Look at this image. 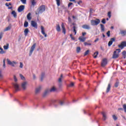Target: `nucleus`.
Returning <instances> with one entry per match:
<instances>
[{
	"instance_id": "nucleus-1",
	"label": "nucleus",
	"mask_w": 126,
	"mask_h": 126,
	"mask_svg": "<svg viewBox=\"0 0 126 126\" xmlns=\"http://www.w3.org/2000/svg\"><path fill=\"white\" fill-rule=\"evenodd\" d=\"M60 104L61 106H63V104H64V102L63 101L60 100L59 102H57V100H52L49 104L48 106L49 107H51V106H54L55 108H58L59 107V104Z\"/></svg>"
},
{
	"instance_id": "nucleus-2",
	"label": "nucleus",
	"mask_w": 126,
	"mask_h": 126,
	"mask_svg": "<svg viewBox=\"0 0 126 126\" xmlns=\"http://www.w3.org/2000/svg\"><path fill=\"white\" fill-rule=\"evenodd\" d=\"M46 10V6L45 5H42L40 6L35 11V14L38 15L40 13H43L44 11Z\"/></svg>"
},
{
	"instance_id": "nucleus-3",
	"label": "nucleus",
	"mask_w": 126,
	"mask_h": 126,
	"mask_svg": "<svg viewBox=\"0 0 126 126\" xmlns=\"http://www.w3.org/2000/svg\"><path fill=\"white\" fill-rule=\"evenodd\" d=\"M18 80L15 79L14 80V83H13L12 85L13 87V88L14 89V92H17V91H19L20 90V87H19V84L17 83V81Z\"/></svg>"
},
{
	"instance_id": "nucleus-4",
	"label": "nucleus",
	"mask_w": 126,
	"mask_h": 126,
	"mask_svg": "<svg viewBox=\"0 0 126 126\" xmlns=\"http://www.w3.org/2000/svg\"><path fill=\"white\" fill-rule=\"evenodd\" d=\"M91 25L93 26H97L100 23V19H95V20H92L91 21Z\"/></svg>"
},
{
	"instance_id": "nucleus-5",
	"label": "nucleus",
	"mask_w": 126,
	"mask_h": 126,
	"mask_svg": "<svg viewBox=\"0 0 126 126\" xmlns=\"http://www.w3.org/2000/svg\"><path fill=\"white\" fill-rule=\"evenodd\" d=\"M118 47L121 49V50H123L125 47H126V41H123L121 42V43L118 45Z\"/></svg>"
},
{
	"instance_id": "nucleus-6",
	"label": "nucleus",
	"mask_w": 126,
	"mask_h": 126,
	"mask_svg": "<svg viewBox=\"0 0 126 126\" xmlns=\"http://www.w3.org/2000/svg\"><path fill=\"white\" fill-rule=\"evenodd\" d=\"M61 27L62 29V33H63L64 35H65V34H66V30L65 29V27H64V24L63 23H62Z\"/></svg>"
},
{
	"instance_id": "nucleus-7",
	"label": "nucleus",
	"mask_w": 126,
	"mask_h": 126,
	"mask_svg": "<svg viewBox=\"0 0 126 126\" xmlns=\"http://www.w3.org/2000/svg\"><path fill=\"white\" fill-rule=\"evenodd\" d=\"M35 48H36V43H34L32 46L31 50L30 51V56H31V55H32L33 52H34V50H35Z\"/></svg>"
},
{
	"instance_id": "nucleus-8",
	"label": "nucleus",
	"mask_w": 126,
	"mask_h": 126,
	"mask_svg": "<svg viewBox=\"0 0 126 126\" xmlns=\"http://www.w3.org/2000/svg\"><path fill=\"white\" fill-rule=\"evenodd\" d=\"M7 62L8 64H9L10 65H11L12 66H14V64H16V63H16L15 62H11V61H10V60H9V59H7Z\"/></svg>"
},
{
	"instance_id": "nucleus-9",
	"label": "nucleus",
	"mask_w": 126,
	"mask_h": 126,
	"mask_svg": "<svg viewBox=\"0 0 126 126\" xmlns=\"http://www.w3.org/2000/svg\"><path fill=\"white\" fill-rule=\"evenodd\" d=\"M115 41H116V38L115 37L111 38L110 39V40L108 42V47H111V46L113 45V42H115Z\"/></svg>"
},
{
	"instance_id": "nucleus-10",
	"label": "nucleus",
	"mask_w": 126,
	"mask_h": 126,
	"mask_svg": "<svg viewBox=\"0 0 126 126\" xmlns=\"http://www.w3.org/2000/svg\"><path fill=\"white\" fill-rule=\"evenodd\" d=\"M31 24L32 26V27H34V28H35V29H37V28H38V25L37 24V23L34 21H31Z\"/></svg>"
},
{
	"instance_id": "nucleus-11",
	"label": "nucleus",
	"mask_w": 126,
	"mask_h": 126,
	"mask_svg": "<svg viewBox=\"0 0 126 126\" xmlns=\"http://www.w3.org/2000/svg\"><path fill=\"white\" fill-rule=\"evenodd\" d=\"M107 59H103L101 62V66H102V67L106 66V65H107Z\"/></svg>"
},
{
	"instance_id": "nucleus-12",
	"label": "nucleus",
	"mask_w": 126,
	"mask_h": 126,
	"mask_svg": "<svg viewBox=\"0 0 126 126\" xmlns=\"http://www.w3.org/2000/svg\"><path fill=\"white\" fill-rule=\"evenodd\" d=\"M25 8V5H20L18 8V12H21L22 11H23Z\"/></svg>"
},
{
	"instance_id": "nucleus-13",
	"label": "nucleus",
	"mask_w": 126,
	"mask_h": 126,
	"mask_svg": "<svg viewBox=\"0 0 126 126\" xmlns=\"http://www.w3.org/2000/svg\"><path fill=\"white\" fill-rule=\"evenodd\" d=\"M119 58V53H117V51H115L112 56V59H118Z\"/></svg>"
},
{
	"instance_id": "nucleus-14",
	"label": "nucleus",
	"mask_w": 126,
	"mask_h": 126,
	"mask_svg": "<svg viewBox=\"0 0 126 126\" xmlns=\"http://www.w3.org/2000/svg\"><path fill=\"white\" fill-rule=\"evenodd\" d=\"M41 33L46 38V37H47V34L45 32V28H44V27H43V26H41Z\"/></svg>"
},
{
	"instance_id": "nucleus-15",
	"label": "nucleus",
	"mask_w": 126,
	"mask_h": 126,
	"mask_svg": "<svg viewBox=\"0 0 126 126\" xmlns=\"http://www.w3.org/2000/svg\"><path fill=\"white\" fill-rule=\"evenodd\" d=\"M49 93H50V91H49L48 90H45L42 94V97H43V98L47 97L48 94H49Z\"/></svg>"
},
{
	"instance_id": "nucleus-16",
	"label": "nucleus",
	"mask_w": 126,
	"mask_h": 126,
	"mask_svg": "<svg viewBox=\"0 0 126 126\" xmlns=\"http://www.w3.org/2000/svg\"><path fill=\"white\" fill-rule=\"evenodd\" d=\"M26 85H27V82H23L21 84V88L24 90H25L26 89Z\"/></svg>"
},
{
	"instance_id": "nucleus-17",
	"label": "nucleus",
	"mask_w": 126,
	"mask_h": 126,
	"mask_svg": "<svg viewBox=\"0 0 126 126\" xmlns=\"http://www.w3.org/2000/svg\"><path fill=\"white\" fill-rule=\"evenodd\" d=\"M82 28H83V29H86L87 30H90V29H91V28L90 27V26L88 25H83L82 26Z\"/></svg>"
},
{
	"instance_id": "nucleus-18",
	"label": "nucleus",
	"mask_w": 126,
	"mask_h": 126,
	"mask_svg": "<svg viewBox=\"0 0 126 126\" xmlns=\"http://www.w3.org/2000/svg\"><path fill=\"white\" fill-rule=\"evenodd\" d=\"M101 115H102L103 121H105L107 120V116L106 115V113L105 112H102Z\"/></svg>"
},
{
	"instance_id": "nucleus-19",
	"label": "nucleus",
	"mask_w": 126,
	"mask_h": 126,
	"mask_svg": "<svg viewBox=\"0 0 126 126\" xmlns=\"http://www.w3.org/2000/svg\"><path fill=\"white\" fill-rule=\"evenodd\" d=\"M56 28L57 32H61V26H60V24H57Z\"/></svg>"
},
{
	"instance_id": "nucleus-20",
	"label": "nucleus",
	"mask_w": 126,
	"mask_h": 126,
	"mask_svg": "<svg viewBox=\"0 0 126 126\" xmlns=\"http://www.w3.org/2000/svg\"><path fill=\"white\" fill-rule=\"evenodd\" d=\"M41 86H39L35 89V94H38L40 93V91L41 90Z\"/></svg>"
},
{
	"instance_id": "nucleus-21",
	"label": "nucleus",
	"mask_w": 126,
	"mask_h": 126,
	"mask_svg": "<svg viewBox=\"0 0 126 126\" xmlns=\"http://www.w3.org/2000/svg\"><path fill=\"white\" fill-rule=\"evenodd\" d=\"M79 40L81 41V42H85V40H86V37H83L82 36H80L79 37Z\"/></svg>"
},
{
	"instance_id": "nucleus-22",
	"label": "nucleus",
	"mask_w": 126,
	"mask_h": 126,
	"mask_svg": "<svg viewBox=\"0 0 126 126\" xmlns=\"http://www.w3.org/2000/svg\"><path fill=\"white\" fill-rule=\"evenodd\" d=\"M119 34H121L122 36H126V31H121Z\"/></svg>"
},
{
	"instance_id": "nucleus-23",
	"label": "nucleus",
	"mask_w": 126,
	"mask_h": 126,
	"mask_svg": "<svg viewBox=\"0 0 126 126\" xmlns=\"http://www.w3.org/2000/svg\"><path fill=\"white\" fill-rule=\"evenodd\" d=\"M27 18L28 20H31L32 17H31V13H29L27 15Z\"/></svg>"
},
{
	"instance_id": "nucleus-24",
	"label": "nucleus",
	"mask_w": 126,
	"mask_h": 126,
	"mask_svg": "<svg viewBox=\"0 0 126 126\" xmlns=\"http://www.w3.org/2000/svg\"><path fill=\"white\" fill-rule=\"evenodd\" d=\"M57 91V89L55 87H52L50 90L49 92H56Z\"/></svg>"
},
{
	"instance_id": "nucleus-25",
	"label": "nucleus",
	"mask_w": 126,
	"mask_h": 126,
	"mask_svg": "<svg viewBox=\"0 0 126 126\" xmlns=\"http://www.w3.org/2000/svg\"><path fill=\"white\" fill-rule=\"evenodd\" d=\"M110 90H111V84H109L106 89V93H109Z\"/></svg>"
},
{
	"instance_id": "nucleus-26",
	"label": "nucleus",
	"mask_w": 126,
	"mask_h": 126,
	"mask_svg": "<svg viewBox=\"0 0 126 126\" xmlns=\"http://www.w3.org/2000/svg\"><path fill=\"white\" fill-rule=\"evenodd\" d=\"M63 81V80L62 79H59L58 80V82H59V87L60 88H62V86H63V84L62 83Z\"/></svg>"
},
{
	"instance_id": "nucleus-27",
	"label": "nucleus",
	"mask_w": 126,
	"mask_h": 126,
	"mask_svg": "<svg viewBox=\"0 0 126 126\" xmlns=\"http://www.w3.org/2000/svg\"><path fill=\"white\" fill-rule=\"evenodd\" d=\"M100 26L101 32H104V31H105V26H104V25L102 24H101Z\"/></svg>"
},
{
	"instance_id": "nucleus-28",
	"label": "nucleus",
	"mask_w": 126,
	"mask_h": 126,
	"mask_svg": "<svg viewBox=\"0 0 126 126\" xmlns=\"http://www.w3.org/2000/svg\"><path fill=\"white\" fill-rule=\"evenodd\" d=\"M28 33H29V29L27 28L24 31L25 36H27V35H28Z\"/></svg>"
},
{
	"instance_id": "nucleus-29",
	"label": "nucleus",
	"mask_w": 126,
	"mask_h": 126,
	"mask_svg": "<svg viewBox=\"0 0 126 126\" xmlns=\"http://www.w3.org/2000/svg\"><path fill=\"white\" fill-rule=\"evenodd\" d=\"M120 84V82H119V80H117L116 82L114 84V86L116 88H118L119 87V85Z\"/></svg>"
},
{
	"instance_id": "nucleus-30",
	"label": "nucleus",
	"mask_w": 126,
	"mask_h": 126,
	"mask_svg": "<svg viewBox=\"0 0 126 126\" xmlns=\"http://www.w3.org/2000/svg\"><path fill=\"white\" fill-rule=\"evenodd\" d=\"M11 14L13 15L14 18H16V17H17V14H16V12H15V11H12Z\"/></svg>"
},
{
	"instance_id": "nucleus-31",
	"label": "nucleus",
	"mask_w": 126,
	"mask_h": 126,
	"mask_svg": "<svg viewBox=\"0 0 126 126\" xmlns=\"http://www.w3.org/2000/svg\"><path fill=\"white\" fill-rule=\"evenodd\" d=\"M11 29V26H9L7 28H6L5 29H4V32H6V31H9Z\"/></svg>"
},
{
	"instance_id": "nucleus-32",
	"label": "nucleus",
	"mask_w": 126,
	"mask_h": 126,
	"mask_svg": "<svg viewBox=\"0 0 126 126\" xmlns=\"http://www.w3.org/2000/svg\"><path fill=\"white\" fill-rule=\"evenodd\" d=\"M98 55H99V52L98 51H96L93 55L94 59H96Z\"/></svg>"
},
{
	"instance_id": "nucleus-33",
	"label": "nucleus",
	"mask_w": 126,
	"mask_h": 126,
	"mask_svg": "<svg viewBox=\"0 0 126 126\" xmlns=\"http://www.w3.org/2000/svg\"><path fill=\"white\" fill-rule=\"evenodd\" d=\"M9 47V44L8 43H7L6 45L3 46V49H4V50H8Z\"/></svg>"
},
{
	"instance_id": "nucleus-34",
	"label": "nucleus",
	"mask_w": 126,
	"mask_h": 126,
	"mask_svg": "<svg viewBox=\"0 0 126 126\" xmlns=\"http://www.w3.org/2000/svg\"><path fill=\"white\" fill-rule=\"evenodd\" d=\"M73 32H74V35H76V33H77L76 30L77 29V27L75 26H73Z\"/></svg>"
},
{
	"instance_id": "nucleus-35",
	"label": "nucleus",
	"mask_w": 126,
	"mask_h": 126,
	"mask_svg": "<svg viewBox=\"0 0 126 126\" xmlns=\"http://www.w3.org/2000/svg\"><path fill=\"white\" fill-rule=\"evenodd\" d=\"M74 86V83L71 82L70 84L67 85L68 87H73Z\"/></svg>"
},
{
	"instance_id": "nucleus-36",
	"label": "nucleus",
	"mask_w": 126,
	"mask_h": 126,
	"mask_svg": "<svg viewBox=\"0 0 126 126\" xmlns=\"http://www.w3.org/2000/svg\"><path fill=\"white\" fill-rule=\"evenodd\" d=\"M84 114H88V115H89V116H91L92 114L91 113H90V111H88V112L84 110Z\"/></svg>"
},
{
	"instance_id": "nucleus-37",
	"label": "nucleus",
	"mask_w": 126,
	"mask_h": 126,
	"mask_svg": "<svg viewBox=\"0 0 126 126\" xmlns=\"http://www.w3.org/2000/svg\"><path fill=\"white\" fill-rule=\"evenodd\" d=\"M80 51H81V48H80V47H77L76 52L77 54H78L80 52Z\"/></svg>"
},
{
	"instance_id": "nucleus-38",
	"label": "nucleus",
	"mask_w": 126,
	"mask_h": 126,
	"mask_svg": "<svg viewBox=\"0 0 126 126\" xmlns=\"http://www.w3.org/2000/svg\"><path fill=\"white\" fill-rule=\"evenodd\" d=\"M122 56H123L124 59H126V51H124L122 52Z\"/></svg>"
},
{
	"instance_id": "nucleus-39",
	"label": "nucleus",
	"mask_w": 126,
	"mask_h": 126,
	"mask_svg": "<svg viewBox=\"0 0 126 126\" xmlns=\"http://www.w3.org/2000/svg\"><path fill=\"white\" fill-rule=\"evenodd\" d=\"M24 27L27 28L28 27V22L25 21L24 24Z\"/></svg>"
},
{
	"instance_id": "nucleus-40",
	"label": "nucleus",
	"mask_w": 126,
	"mask_h": 126,
	"mask_svg": "<svg viewBox=\"0 0 126 126\" xmlns=\"http://www.w3.org/2000/svg\"><path fill=\"white\" fill-rule=\"evenodd\" d=\"M84 45L85 46H91V45H92V44H91V43H89V42H84Z\"/></svg>"
},
{
	"instance_id": "nucleus-41",
	"label": "nucleus",
	"mask_w": 126,
	"mask_h": 126,
	"mask_svg": "<svg viewBox=\"0 0 126 126\" xmlns=\"http://www.w3.org/2000/svg\"><path fill=\"white\" fill-rule=\"evenodd\" d=\"M56 2H57V4L58 5V6H60L61 3V0H56Z\"/></svg>"
},
{
	"instance_id": "nucleus-42",
	"label": "nucleus",
	"mask_w": 126,
	"mask_h": 126,
	"mask_svg": "<svg viewBox=\"0 0 126 126\" xmlns=\"http://www.w3.org/2000/svg\"><path fill=\"white\" fill-rule=\"evenodd\" d=\"M101 23L103 24H106V19L105 18H103L101 21Z\"/></svg>"
},
{
	"instance_id": "nucleus-43",
	"label": "nucleus",
	"mask_w": 126,
	"mask_h": 126,
	"mask_svg": "<svg viewBox=\"0 0 126 126\" xmlns=\"http://www.w3.org/2000/svg\"><path fill=\"white\" fill-rule=\"evenodd\" d=\"M111 32L110 31H108L107 33H106V35H107L108 37H110V35H111Z\"/></svg>"
},
{
	"instance_id": "nucleus-44",
	"label": "nucleus",
	"mask_w": 126,
	"mask_h": 126,
	"mask_svg": "<svg viewBox=\"0 0 126 126\" xmlns=\"http://www.w3.org/2000/svg\"><path fill=\"white\" fill-rule=\"evenodd\" d=\"M3 33L2 32H0V40H1V39L2 38Z\"/></svg>"
},
{
	"instance_id": "nucleus-45",
	"label": "nucleus",
	"mask_w": 126,
	"mask_h": 126,
	"mask_svg": "<svg viewBox=\"0 0 126 126\" xmlns=\"http://www.w3.org/2000/svg\"><path fill=\"white\" fill-rule=\"evenodd\" d=\"M89 54V50H87L84 54V56H87Z\"/></svg>"
},
{
	"instance_id": "nucleus-46",
	"label": "nucleus",
	"mask_w": 126,
	"mask_h": 126,
	"mask_svg": "<svg viewBox=\"0 0 126 126\" xmlns=\"http://www.w3.org/2000/svg\"><path fill=\"white\" fill-rule=\"evenodd\" d=\"M113 119L114 120V121H117V120H118V118H117L116 115H113Z\"/></svg>"
},
{
	"instance_id": "nucleus-47",
	"label": "nucleus",
	"mask_w": 126,
	"mask_h": 126,
	"mask_svg": "<svg viewBox=\"0 0 126 126\" xmlns=\"http://www.w3.org/2000/svg\"><path fill=\"white\" fill-rule=\"evenodd\" d=\"M45 77V73H41V79H43Z\"/></svg>"
},
{
	"instance_id": "nucleus-48",
	"label": "nucleus",
	"mask_w": 126,
	"mask_h": 126,
	"mask_svg": "<svg viewBox=\"0 0 126 126\" xmlns=\"http://www.w3.org/2000/svg\"><path fill=\"white\" fill-rule=\"evenodd\" d=\"M123 110H124L125 113H126V104L123 105Z\"/></svg>"
},
{
	"instance_id": "nucleus-49",
	"label": "nucleus",
	"mask_w": 126,
	"mask_h": 126,
	"mask_svg": "<svg viewBox=\"0 0 126 126\" xmlns=\"http://www.w3.org/2000/svg\"><path fill=\"white\" fill-rule=\"evenodd\" d=\"M3 66L4 68H5V60H3Z\"/></svg>"
},
{
	"instance_id": "nucleus-50",
	"label": "nucleus",
	"mask_w": 126,
	"mask_h": 126,
	"mask_svg": "<svg viewBox=\"0 0 126 126\" xmlns=\"http://www.w3.org/2000/svg\"><path fill=\"white\" fill-rule=\"evenodd\" d=\"M20 68H23V63L21 62L20 63Z\"/></svg>"
},
{
	"instance_id": "nucleus-51",
	"label": "nucleus",
	"mask_w": 126,
	"mask_h": 126,
	"mask_svg": "<svg viewBox=\"0 0 126 126\" xmlns=\"http://www.w3.org/2000/svg\"><path fill=\"white\" fill-rule=\"evenodd\" d=\"M20 77H21V79H25V77L22 74H20Z\"/></svg>"
},
{
	"instance_id": "nucleus-52",
	"label": "nucleus",
	"mask_w": 126,
	"mask_h": 126,
	"mask_svg": "<svg viewBox=\"0 0 126 126\" xmlns=\"http://www.w3.org/2000/svg\"><path fill=\"white\" fill-rule=\"evenodd\" d=\"M21 1H22V3L24 4H26V0H21Z\"/></svg>"
},
{
	"instance_id": "nucleus-53",
	"label": "nucleus",
	"mask_w": 126,
	"mask_h": 126,
	"mask_svg": "<svg viewBox=\"0 0 126 126\" xmlns=\"http://www.w3.org/2000/svg\"><path fill=\"white\" fill-rule=\"evenodd\" d=\"M70 38H71V39L72 40H75V38H74V37H73V36H72V34H71L70 35Z\"/></svg>"
},
{
	"instance_id": "nucleus-54",
	"label": "nucleus",
	"mask_w": 126,
	"mask_h": 126,
	"mask_svg": "<svg viewBox=\"0 0 126 126\" xmlns=\"http://www.w3.org/2000/svg\"><path fill=\"white\" fill-rule=\"evenodd\" d=\"M5 53V51H3V49H2V50H1V51H0V54H4Z\"/></svg>"
},
{
	"instance_id": "nucleus-55",
	"label": "nucleus",
	"mask_w": 126,
	"mask_h": 126,
	"mask_svg": "<svg viewBox=\"0 0 126 126\" xmlns=\"http://www.w3.org/2000/svg\"><path fill=\"white\" fill-rule=\"evenodd\" d=\"M108 16L109 18H111V12H108Z\"/></svg>"
},
{
	"instance_id": "nucleus-56",
	"label": "nucleus",
	"mask_w": 126,
	"mask_h": 126,
	"mask_svg": "<svg viewBox=\"0 0 126 126\" xmlns=\"http://www.w3.org/2000/svg\"><path fill=\"white\" fill-rule=\"evenodd\" d=\"M73 4V3H72V2H69L68 4V7H70V5H72Z\"/></svg>"
},
{
	"instance_id": "nucleus-57",
	"label": "nucleus",
	"mask_w": 126,
	"mask_h": 126,
	"mask_svg": "<svg viewBox=\"0 0 126 126\" xmlns=\"http://www.w3.org/2000/svg\"><path fill=\"white\" fill-rule=\"evenodd\" d=\"M32 4L33 6L35 5V4H36V2L35 1L32 2Z\"/></svg>"
},
{
	"instance_id": "nucleus-58",
	"label": "nucleus",
	"mask_w": 126,
	"mask_h": 126,
	"mask_svg": "<svg viewBox=\"0 0 126 126\" xmlns=\"http://www.w3.org/2000/svg\"><path fill=\"white\" fill-rule=\"evenodd\" d=\"M98 41H99V38H96L94 40V43H96V42H98Z\"/></svg>"
},
{
	"instance_id": "nucleus-59",
	"label": "nucleus",
	"mask_w": 126,
	"mask_h": 126,
	"mask_svg": "<svg viewBox=\"0 0 126 126\" xmlns=\"http://www.w3.org/2000/svg\"><path fill=\"white\" fill-rule=\"evenodd\" d=\"M63 74H62L61 75V77L59 78V79H63Z\"/></svg>"
},
{
	"instance_id": "nucleus-60",
	"label": "nucleus",
	"mask_w": 126,
	"mask_h": 126,
	"mask_svg": "<svg viewBox=\"0 0 126 126\" xmlns=\"http://www.w3.org/2000/svg\"><path fill=\"white\" fill-rule=\"evenodd\" d=\"M116 51H118V54H120V53H121V49H117L116 50Z\"/></svg>"
},
{
	"instance_id": "nucleus-61",
	"label": "nucleus",
	"mask_w": 126,
	"mask_h": 126,
	"mask_svg": "<svg viewBox=\"0 0 126 126\" xmlns=\"http://www.w3.org/2000/svg\"><path fill=\"white\" fill-rule=\"evenodd\" d=\"M82 35L83 36H84L85 35H86V32H82Z\"/></svg>"
},
{
	"instance_id": "nucleus-62",
	"label": "nucleus",
	"mask_w": 126,
	"mask_h": 126,
	"mask_svg": "<svg viewBox=\"0 0 126 126\" xmlns=\"http://www.w3.org/2000/svg\"><path fill=\"white\" fill-rule=\"evenodd\" d=\"M119 111H124V108H118Z\"/></svg>"
},
{
	"instance_id": "nucleus-63",
	"label": "nucleus",
	"mask_w": 126,
	"mask_h": 126,
	"mask_svg": "<svg viewBox=\"0 0 126 126\" xmlns=\"http://www.w3.org/2000/svg\"><path fill=\"white\" fill-rule=\"evenodd\" d=\"M68 20L69 22H71V19H70V17H68Z\"/></svg>"
},
{
	"instance_id": "nucleus-64",
	"label": "nucleus",
	"mask_w": 126,
	"mask_h": 126,
	"mask_svg": "<svg viewBox=\"0 0 126 126\" xmlns=\"http://www.w3.org/2000/svg\"><path fill=\"white\" fill-rule=\"evenodd\" d=\"M80 3H82V1L80 0L78 2V4H80Z\"/></svg>"
}]
</instances>
